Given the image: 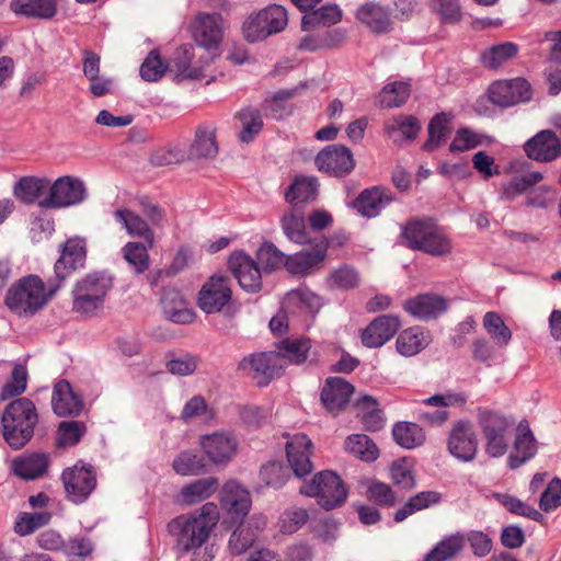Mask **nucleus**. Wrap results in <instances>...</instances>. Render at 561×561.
I'll use <instances>...</instances> for the list:
<instances>
[{
  "label": "nucleus",
  "instance_id": "nucleus-1",
  "mask_svg": "<svg viewBox=\"0 0 561 561\" xmlns=\"http://www.w3.org/2000/svg\"><path fill=\"white\" fill-rule=\"evenodd\" d=\"M218 517L217 506L206 503L194 514L180 515L170 520L167 529L173 538L176 554L191 553V561H213L215 546L206 542L218 523Z\"/></svg>",
  "mask_w": 561,
  "mask_h": 561
},
{
  "label": "nucleus",
  "instance_id": "nucleus-2",
  "mask_svg": "<svg viewBox=\"0 0 561 561\" xmlns=\"http://www.w3.org/2000/svg\"><path fill=\"white\" fill-rule=\"evenodd\" d=\"M313 444L304 433L293 435L286 442V457L289 467L277 460H271L261 466L260 480L273 489H280L285 485L290 471L297 477L302 478L311 473L313 465L310 460Z\"/></svg>",
  "mask_w": 561,
  "mask_h": 561
},
{
  "label": "nucleus",
  "instance_id": "nucleus-3",
  "mask_svg": "<svg viewBox=\"0 0 561 561\" xmlns=\"http://www.w3.org/2000/svg\"><path fill=\"white\" fill-rule=\"evenodd\" d=\"M38 423L35 404L22 397L8 403L1 415V433L4 442L13 450L25 447L34 436Z\"/></svg>",
  "mask_w": 561,
  "mask_h": 561
},
{
  "label": "nucleus",
  "instance_id": "nucleus-4",
  "mask_svg": "<svg viewBox=\"0 0 561 561\" xmlns=\"http://www.w3.org/2000/svg\"><path fill=\"white\" fill-rule=\"evenodd\" d=\"M407 248L422 251L433 256H442L451 252L449 239L439 231L434 219L414 217L402 227L401 232Z\"/></svg>",
  "mask_w": 561,
  "mask_h": 561
},
{
  "label": "nucleus",
  "instance_id": "nucleus-5",
  "mask_svg": "<svg viewBox=\"0 0 561 561\" xmlns=\"http://www.w3.org/2000/svg\"><path fill=\"white\" fill-rule=\"evenodd\" d=\"M219 500L221 506L231 516L232 523L254 535V540L266 526V517L263 515H253L245 523V516L251 508L250 492L234 480L226 482L220 490Z\"/></svg>",
  "mask_w": 561,
  "mask_h": 561
},
{
  "label": "nucleus",
  "instance_id": "nucleus-6",
  "mask_svg": "<svg viewBox=\"0 0 561 561\" xmlns=\"http://www.w3.org/2000/svg\"><path fill=\"white\" fill-rule=\"evenodd\" d=\"M51 296L49 290L45 291L44 282L37 275H27L8 289L4 304L19 316H34Z\"/></svg>",
  "mask_w": 561,
  "mask_h": 561
},
{
  "label": "nucleus",
  "instance_id": "nucleus-7",
  "mask_svg": "<svg viewBox=\"0 0 561 561\" xmlns=\"http://www.w3.org/2000/svg\"><path fill=\"white\" fill-rule=\"evenodd\" d=\"M112 287V278L104 272H93L78 280L72 289V311L93 317L104 307V299Z\"/></svg>",
  "mask_w": 561,
  "mask_h": 561
},
{
  "label": "nucleus",
  "instance_id": "nucleus-8",
  "mask_svg": "<svg viewBox=\"0 0 561 561\" xmlns=\"http://www.w3.org/2000/svg\"><path fill=\"white\" fill-rule=\"evenodd\" d=\"M300 493L317 499V503L330 511L340 507L347 499L348 489L341 477L331 470L314 474L312 480L300 486Z\"/></svg>",
  "mask_w": 561,
  "mask_h": 561
},
{
  "label": "nucleus",
  "instance_id": "nucleus-9",
  "mask_svg": "<svg viewBox=\"0 0 561 561\" xmlns=\"http://www.w3.org/2000/svg\"><path fill=\"white\" fill-rule=\"evenodd\" d=\"M197 306L206 313L222 312L225 317L233 318L239 308L232 301L229 277H209L198 291Z\"/></svg>",
  "mask_w": 561,
  "mask_h": 561
},
{
  "label": "nucleus",
  "instance_id": "nucleus-10",
  "mask_svg": "<svg viewBox=\"0 0 561 561\" xmlns=\"http://www.w3.org/2000/svg\"><path fill=\"white\" fill-rule=\"evenodd\" d=\"M478 424L485 439V453L494 458L505 455L513 421L497 411L479 410Z\"/></svg>",
  "mask_w": 561,
  "mask_h": 561
},
{
  "label": "nucleus",
  "instance_id": "nucleus-11",
  "mask_svg": "<svg viewBox=\"0 0 561 561\" xmlns=\"http://www.w3.org/2000/svg\"><path fill=\"white\" fill-rule=\"evenodd\" d=\"M287 23L286 9L283 5L271 4L244 21L242 34L248 43H256L282 32Z\"/></svg>",
  "mask_w": 561,
  "mask_h": 561
},
{
  "label": "nucleus",
  "instance_id": "nucleus-12",
  "mask_svg": "<svg viewBox=\"0 0 561 561\" xmlns=\"http://www.w3.org/2000/svg\"><path fill=\"white\" fill-rule=\"evenodd\" d=\"M87 259L85 240L80 237L69 238L60 245V256L54 265L55 282L48 280L49 295H55L62 282L78 268L84 266Z\"/></svg>",
  "mask_w": 561,
  "mask_h": 561
},
{
  "label": "nucleus",
  "instance_id": "nucleus-13",
  "mask_svg": "<svg viewBox=\"0 0 561 561\" xmlns=\"http://www.w3.org/2000/svg\"><path fill=\"white\" fill-rule=\"evenodd\" d=\"M87 198V188L82 180L65 175L50 184L48 194L38 202L44 209H60L78 205Z\"/></svg>",
  "mask_w": 561,
  "mask_h": 561
},
{
  "label": "nucleus",
  "instance_id": "nucleus-14",
  "mask_svg": "<svg viewBox=\"0 0 561 561\" xmlns=\"http://www.w3.org/2000/svg\"><path fill=\"white\" fill-rule=\"evenodd\" d=\"M61 481L67 500L73 504H82L96 486V472L92 465L79 461L62 471Z\"/></svg>",
  "mask_w": 561,
  "mask_h": 561
},
{
  "label": "nucleus",
  "instance_id": "nucleus-15",
  "mask_svg": "<svg viewBox=\"0 0 561 561\" xmlns=\"http://www.w3.org/2000/svg\"><path fill=\"white\" fill-rule=\"evenodd\" d=\"M488 96L492 104L505 108L529 102L533 90L526 79L518 77L493 82L488 89Z\"/></svg>",
  "mask_w": 561,
  "mask_h": 561
},
{
  "label": "nucleus",
  "instance_id": "nucleus-16",
  "mask_svg": "<svg viewBox=\"0 0 561 561\" xmlns=\"http://www.w3.org/2000/svg\"><path fill=\"white\" fill-rule=\"evenodd\" d=\"M314 163L319 171L335 178L347 176L356 164L351 149L341 144L325 146L317 153Z\"/></svg>",
  "mask_w": 561,
  "mask_h": 561
},
{
  "label": "nucleus",
  "instance_id": "nucleus-17",
  "mask_svg": "<svg viewBox=\"0 0 561 561\" xmlns=\"http://www.w3.org/2000/svg\"><path fill=\"white\" fill-rule=\"evenodd\" d=\"M447 447L455 458L465 462L472 461L478 451L473 424L468 420L457 421L449 433Z\"/></svg>",
  "mask_w": 561,
  "mask_h": 561
},
{
  "label": "nucleus",
  "instance_id": "nucleus-18",
  "mask_svg": "<svg viewBox=\"0 0 561 561\" xmlns=\"http://www.w3.org/2000/svg\"><path fill=\"white\" fill-rule=\"evenodd\" d=\"M310 247L295 254H290L286 260V270L293 275H307L319 266L327 256L330 245L328 238L324 236L316 237Z\"/></svg>",
  "mask_w": 561,
  "mask_h": 561
},
{
  "label": "nucleus",
  "instance_id": "nucleus-19",
  "mask_svg": "<svg viewBox=\"0 0 561 561\" xmlns=\"http://www.w3.org/2000/svg\"><path fill=\"white\" fill-rule=\"evenodd\" d=\"M229 270L238 279L242 289L257 293L262 288V275L259 264L243 251H234L228 259Z\"/></svg>",
  "mask_w": 561,
  "mask_h": 561
},
{
  "label": "nucleus",
  "instance_id": "nucleus-20",
  "mask_svg": "<svg viewBox=\"0 0 561 561\" xmlns=\"http://www.w3.org/2000/svg\"><path fill=\"white\" fill-rule=\"evenodd\" d=\"M201 446L215 465H227L237 454L239 442L237 437L227 432H214L202 436Z\"/></svg>",
  "mask_w": 561,
  "mask_h": 561
},
{
  "label": "nucleus",
  "instance_id": "nucleus-21",
  "mask_svg": "<svg viewBox=\"0 0 561 561\" xmlns=\"http://www.w3.org/2000/svg\"><path fill=\"white\" fill-rule=\"evenodd\" d=\"M524 151L529 159L548 163L561 156V140L553 130L543 129L525 142Z\"/></svg>",
  "mask_w": 561,
  "mask_h": 561
},
{
  "label": "nucleus",
  "instance_id": "nucleus-22",
  "mask_svg": "<svg viewBox=\"0 0 561 561\" xmlns=\"http://www.w3.org/2000/svg\"><path fill=\"white\" fill-rule=\"evenodd\" d=\"M238 370H252L256 376H262L264 381L259 386H267L271 380L283 375L284 365L278 363L274 351L250 354L243 357L238 364Z\"/></svg>",
  "mask_w": 561,
  "mask_h": 561
},
{
  "label": "nucleus",
  "instance_id": "nucleus-23",
  "mask_svg": "<svg viewBox=\"0 0 561 561\" xmlns=\"http://www.w3.org/2000/svg\"><path fill=\"white\" fill-rule=\"evenodd\" d=\"M400 327L401 320L398 316L381 314L362 331V343L368 348L381 347L396 335Z\"/></svg>",
  "mask_w": 561,
  "mask_h": 561
},
{
  "label": "nucleus",
  "instance_id": "nucleus-24",
  "mask_svg": "<svg viewBox=\"0 0 561 561\" xmlns=\"http://www.w3.org/2000/svg\"><path fill=\"white\" fill-rule=\"evenodd\" d=\"M403 309L417 320L430 321L437 319L447 311L448 301L437 294H419L407 299Z\"/></svg>",
  "mask_w": 561,
  "mask_h": 561
},
{
  "label": "nucleus",
  "instance_id": "nucleus-25",
  "mask_svg": "<svg viewBox=\"0 0 561 561\" xmlns=\"http://www.w3.org/2000/svg\"><path fill=\"white\" fill-rule=\"evenodd\" d=\"M222 19L218 13H201L193 25L196 44L207 50L217 49L222 41Z\"/></svg>",
  "mask_w": 561,
  "mask_h": 561
},
{
  "label": "nucleus",
  "instance_id": "nucleus-26",
  "mask_svg": "<svg viewBox=\"0 0 561 561\" xmlns=\"http://www.w3.org/2000/svg\"><path fill=\"white\" fill-rule=\"evenodd\" d=\"M355 387L342 377L327 378L320 399L328 412L339 414L344 411L354 393Z\"/></svg>",
  "mask_w": 561,
  "mask_h": 561
},
{
  "label": "nucleus",
  "instance_id": "nucleus-27",
  "mask_svg": "<svg viewBox=\"0 0 561 561\" xmlns=\"http://www.w3.org/2000/svg\"><path fill=\"white\" fill-rule=\"evenodd\" d=\"M390 190L373 186L363 190L352 202V206L365 218H375L392 202Z\"/></svg>",
  "mask_w": 561,
  "mask_h": 561
},
{
  "label": "nucleus",
  "instance_id": "nucleus-28",
  "mask_svg": "<svg viewBox=\"0 0 561 561\" xmlns=\"http://www.w3.org/2000/svg\"><path fill=\"white\" fill-rule=\"evenodd\" d=\"M53 411L59 417L78 416L83 410L82 397L72 390L69 381L59 380L53 391Z\"/></svg>",
  "mask_w": 561,
  "mask_h": 561
},
{
  "label": "nucleus",
  "instance_id": "nucleus-29",
  "mask_svg": "<svg viewBox=\"0 0 561 561\" xmlns=\"http://www.w3.org/2000/svg\"><path fill=\"white\" fill-rule=\"evenodd\" d=\"M319 193V182L316 176L297 175L285 191V201L291 208L314 202Z\"/></svg>",
  "mask_w": 561,
  "mask_h": 561
},
{
  "label": "nucleus",
  "instance_id": "nucleus-30",
  "mask_svg": "<svg viewBox=\"0 0 561 561\" xmlns=\"http://www.w3.org/2000/svg\"><path fill=\"white\" fill-rule=\"evenodd\" d=\"M311 348V341L309 337H285L276 343V350L274 351L277 355L278 363L284 366L300 365L308 358V353Z\"/></svg>",
  "mask_w": 561,
  "mask_h": 561
},
{
  "label": "nucleus",
  "instance_id": "nucleus-31",
  "mask_svg": "<svg viewBox=\"0 0 561 561\" xmlns=\"http://www.w3.org/2000/svg\"><path fill=\"white\" fill-rule=\"evenodd\" d=\"M48 456L45 453H32L16 457L12 462L14 474L31 481L43 477L48 470Z\"/></svg>",
  "mask_w": 561,
  "mask_h": 561
},
{
  "label": "nucleus",
  "instance_id": "nucleus-32",
  "mask_svg": "<svg viewBox=\"0 0 561 561\" xmlns=\"http://www.w3.org/2000/svg\"><path fill=\"white\" fill-rule=\"evenodd\" d=\"M520 433L514 442L515 454H511L507 458V465L515 470L531 459L536 453V439L526 421H522L518 425Z\"/></svg>",
  "mask_w": 561,
  "mask_h": 561
},
{
  "label": "nucleus",
  "instance_id": "nucleus-33",
  "mask_svg": "<svg viewBox=\"0 0 561 561\" xmlns=\"http://www.w3.org/2000/svg\"><path fill=\"white\" fill-rule=\"evenodd\" d=\"M279 225L285 237L294 243L308 244L314 239L307 231L305 215L300 208L290 207L280 217Z\"/></svg>",
  "mask_w": 561,
  "mask_h": 561
},
{
  "label": "nucleus",
  "instance_id": "nucleus-34",
  "mask_svg": "<svg viewBox=\"0 0 561 561\" xmlns=\"http://www.w3.org/2000/svg\"><path fill=\"white\" fill-rule=\"evenodd\" d=\"M50 183L45 178L22 176L14 185V196L25 205L38 204L41 197L49 192Z\"/></svg>",
  "mask_w": 561,
  "mask_h": 561
},
{
  "label": "nucleus",
  "instance_id": "nucleus-35",
  "mask_svg": "<svg viewBox=\"0 0 561 561\" xmlns=\"http://www.w3.org/2000/svg\"><path fill=\"white\" fill-rule=\"evenodd\" d=\"M161 306L165 318L174 323L187 324L194 321L195 313L186 308L180 291L168 290L161 297Z\"/></svg>",
  "mask_w": 561,
  "mask_h": 561
},
{
  "label": "nucleus",
  "instance_id": "nucleus-36",
  "mask_svg": "<svg viewBox=\"0 0 561 561\" xmlns=\"http://www.w3.org/2000/svg\"><path fill=\"white\" fill-rule=\"evenodd\" d=\"M10 9L18 15L49 20L57 13V3L55 0H12Z\"/></svg>",
  "mask_w": 561,
  "mask_h": 561
},
{
  "label": "nucleus",
  "instance_id": "nucleus-37",
  "mask_svg": "<svg viewBox=\"0 0 561 561\" xmlns=\"http://www.w3.org/2000/svg\"><path fill=\"white\" fill-rule=\"evenodd\" d=\"M114 217L117 222L124 226L129 236L140 237L147 242L149 248L153 247L154 233L144 218L125 208L116 209Z\"/></svg>",
  "mask_w": 561,
  "mask_h": 561
},
{
  "label": "nucleus",
  "instance_id": "nucleus-38",
  "mask_svg": "<svg viewBox=\"0 0 561 561\" xmlns=\"http://www.w3.org/2000/svg\"><path fill=\"white\" fill-rule=\"evenodd\" d=\"M356 16L375 33H386L391 25L389 11L375 2L363 4L357 10Z\"/></svg>",
  "mask_w": 561,
  "mask_h": 561
},
{
  "label": "nucleus",
  "instance_id": "nucleus-39",
  "mask_svg": "<svg viewBox=\"0 0 561 561\" xmlns=\"http://www.w3.org/2000/svg\"><path fill=\"white\" fill-rule=\"evenodd\" d=\"M451 118V114L445 112L437 113L431 118L427 125L428 138L422 146L424 151L433 152L445 142L450 133Z\"/></svg>",
  "mask_w": 561,
  "mask_h": 561
},
{
  "label": "nucleus",
  "instance_id": "nucleus-40",
  "mask_svg": "<svg viewBox=\"0 0 561 561\" xmlns=\"http://www.w3.org/2000/svg\"><path fill=\"white\" fill-rule=\"evenodd\" d=\"M218 153L215 129L208 126H198L195 138L190 147V157L195 159H213Z\"/></svg>",
  "mask_w": 561,
  "mask_h": 561
},
{
  "label": "nucleus",
  "instance_id": "nucleus-41",
  "mask_svg": "<svg viewBox=\"0 0 561 561\" xmlns=\"http://www.w3.org/2000/svg\"><path fill=\"white\" fill-rule=\"evenodd\" d=\"M430 344V336L419 327L403 330L397 337V351L403 356H414Z\"/></svg>",
  "mask_w": 561,
  "mask_h": 561
},
{
  "label": "nucleus",
  "instance_id": "nucleus-42",
  "mask_svg": "<svg viewBox=\"0 0 561 561\" xmlns=\"http://www.w3.org/2000/svg\"><path fill=\"white\" fill-rule=\"evenodd\" d=\"M442 501V494L437 491H422L411 496L400 508L394 512L393 520L401 523L410 515L424 508L438 504Z\"/></svg>",
  "mask_w": 561,
  "mask_h": 561
},
{
  "label": "nucleus",
  "instance_id": "nucleus-43",
  "mask_svg": "<svg viewBox=\"0 0 561 561\" xmlns=\"http://www.w3.org/2000/svg\"><path fill=\"white\" fill-rule=\"evenodd\" d=\"M341 20L342 11L340 8L336 4H328L305 14L301 19V30L309 32L320 25L330 27Z\"/></svg>",
  "mask_w": 561,
  "mask_h": 561
},
{
  "label": "nucleus",
  "instance_id": "nucleus-44",
  "mask_svg": "<svg viewBox=\"0 0 561 561\" xmlns=\"http://www.w3.org/2000/svg\"><path fill=\"white\" fill-rule=\"evenodd\" d=\"M355 405L363 411L362 424L366 431L378 432L385 426L383 413L375 397L364 394L355 401Z\"/></svg>",
  "mask_w": 561,
  "mask_h": 561
},
{
  "label": "nucleus",
  "instance_id": "nucleus-45",
  "mask_svg": "<svg viewBox=\"0 0 561 561\" xmlns=\"http://www.w3.org/2000/svg\"><path fill=\"white\" fill-rule=\"evenodd\" d=\"M420 130V121L413 115H399L387 126L388 135L396 144L415 140Z\"/></svg>",
  "mask_w": 561,
  "mask_h": 561
},
{
  "label": "nucleus",
  "instance_id": "nucleus-46",
  "mask_svg": "<svg viewBox=\"0 0 561 561\" xmlns=\"http://www.w3.org/2000/svg\"><path fill=\"white\" fill-rule=\"evenodd\" d=\"M392 437L399 446L413 449L424 443L425 433L416 423L397 422L392 428Z\"/></svg>",
  "mask_w": 561,
  "mask_h": 561
},
{
  "label": "nucleus",
  "instance_id": "nucleus-47",
  "mask_svg": "<svg viewBox=\"0 0 561 561\" xmlns=\"http://www.w3.org/2000/svg\"><path fill=\"white\" fill-rule=\"evenodd\" d=\"M543 179V174L538 171H528L523 174L514 175L510 182L502 185V197L508 201L528 192Z\"/></svg>",
  "mask_w": 561,
  "mask_h": 561
},
{
  "label": "nucleus",
  "instance_id": "nucleus-48",
  "mask_svg": "<svg viewBox=\"0 0 561 561\" xmlns=\"http://www.w3.org/2000/svg\"><path fill=\"white\" fill-rule=\"evenodd\" d=\"M465 546V537L457 533L443 538L424 556L423 561H448L461 552Z\"/></svg>",
  "mask_w": 561,
  "mask_h": 561
},
{
  "label": "nucleus",
  "instance_id": "nucleus-49",
  "mask_svg": "<svg viewBox=\"0 0 561 561\" xmlns=\"http://www.w3.org/2000/svg\"><path fill=\"white\" fill-rule=\"evenodd\" d=\"M344 448L347 453L366 462L375 461L379 449L374 440L365 434H353L346 437Z\"/></svg>",
  "mask_w": 561,
  "mask_h": 561
},
{
  "label": "nucleus",
  "instance_id": "nucleus-50",
  "mask_svg": "<svg viewBox=\"0 0 561 561\" xmlns=\"http://www.w3.org/2000/svg\"><path fill=\"white\" fill-rule=\"evenodd\" d=\"M219 486V481L215 477H207L195 480L181 490V495L187 504H194L211 496Z\"/></svg>",
  "mask_w": 561,
  "mask_h": 561
},
{
  "label": "nucleus",
  "instance_id": "nucleus-51",
  "mask_svg": "<svg viewBox=\"0 0 561 561\" xmlns=\"http://www.w3.org/2000/svg\"><path fill=\"white\" fill-rule=\"evenodd\" d=\"M148 249H150L149 245L140 242H127L122 249L123 257L136 275L145 273L150 266Z\"/></svg>",
  "mask_w": 561,
  "mask_h": 561
},
{
  "label": "nucleus",
  "instance_id": "nucleus-52",
  "mask_svg": "<svg viewBox=\"0 0 561 561\" xmlns=\"http://www.w3.org/2000/svg\"><path fill=\"white\" fill-rule=\"evenodd\" d=\"M194 56V49L190 45H182L174 53L173 67L175 68L176 78L199 79L202 70L191 66Z\"/></svg>",
  "mask_w": 561,
  "mask_h": 561
},
{
  "label": "nucleus",
  "instance_id": "nucleus-53",
  "mask_svg": "<svg viewBox=\"0 0 561 561\" xmlns=\"http://www.w3.org/2000/svg\"><path fill=\"white\" fill-rule=\"evenodd\" d=\"M410 93V84L405 82L396 81L388 83L380 92V106L385 108L400 107L408 101Z\"/></svg>",
  "mask_w": 561,
  "mask_h": 561
},
{
  "label": "nucleus",
  "instance_id": "nucleus-54",
  "mask_svg": "<svg viewBox=\"0 0 561 561\" xmlns=\"http://www.w3.org/2000/svg\"><path fill=\"white\" fill-rule=\"evenodd\" d=\"M483 328L494 341V344L500 347L508 345L512 340V331L504 323L502 317L494 311L484 314Z\"/></svg>",
  "mask_w": 561,
  "mask_h": 561
},
{
  "label": "nucleus",
  "instance_id": "nucleus-55",
  "mask_svg": "<svg viewBox=\"0 0 561 561\" xmlns=\"http://www.w3.org/2000/svg\"><path fill=\"white\" fill-rule=\"evenodd\" d=\"M237 117L242 124L239 133V140L244 144L251 142L263 128V119L259 110L247 107L238 112Z\"/></svg>",
  "mask_w": 561,
  "mask_h": 561
},
{
  "label": "nucleus",
  "instance_id": "nucleus-56",
  "mask_svg": "<svg viewBox=\"0 0 561 561\" xmlns=\"http://www.w3.org/2000/svg\"><path fill=\"white\" fill-rule=\"evenodd\" d=\"M28 374L26 366L23 364H15L11 371L10 379L2 386L0 390V400L5 401L12 398L18 399L27 386Z\"/></svg>",
  "mask_w": 561,
  "mask_h": 561
},
{
  "label": "nucleus",
  "instance_id": "nucleus-57",
  "mask_svg": "<svg viewBox=\"0 0 561 561\" xmlns=\"http://www.w3.org/2000/svg\"><path fill=\"white\" fill-rule=\"evenodd\" d=\"M287 256L272 242H264L256 252L257 264H261L266 273H272L280 267L286 268Z\"/></svg>",
  "mask_w": 561,
  "mask_h": 561
},
{
  "label": "nucleus",
  "instance_id": "nucleus-58",
  "mask_svg": "<svg viewBox=\"0 0 561 561\" xmlns=\"http://www.w3.org/2000/svg\"><path fill=\"white\" fill-rule=\"evenodd\" d=\"M518 53V46L512 42L494 45L483 51L481 58L490 69H496L507 60L514 58Z\"/></svg>",
  "mask_w": 561,
  "mask_h": 561
},
{
  "label": "nucleus",
  "instance_id": "nucleus-59",
  "mask_svg": "<svg viewBox=\"0 0 561 561\" xmlns=\"http://www.w3.org/2000/svg\"><path fill=\"white\" fill-rule=\"evenodd\" d=\"M205 467L204 458L191 451H182L172 461L173 470L181 476L201 474Z\"/></svg>",
  "mask_w": 561,
  "mask_h": 561
},
{
  "label": "nucleus",
  "instance_id": "nucleus-60",
  "mask_svg": "<svg viewBox=\"0 0 561 561\" xmlns=\"http://www.w3.org/2000/svg\"><path fill=\"white\" fill-rule=\"evenodd\" d=\"M366 499L380 507H393L397 503V494L392 488L381 481L373 480L366 489Z\"/></svg>",
  "mask_w": 561,
  "mask_h": 561
},
{
  "label": "nucleus",
  "instance_id": "nucleus-61",
  "mask_svg": "<svg viewBox=\"0 0 561 561\" xmlns=\"http://www.w3.org/2000/svg\"><path fill=\"white\" fill-rule=\"evenodd\" d=\"M87 432V425L80 421L60 422L57 430V446H75Z\"/></svg>",
  "mask_w": 561,
  "mask_h": 561
},
{
  "label": "nucleus",
  "instance_id": "nucleus-62",
  "mask_svg": "<svg viewBox=\"0 0 561 561\" xmlns=\"http://www.w3.org/2000/svg\"><path fill=\"white\" fill-rule=\"evenodd\" d=\"M168 69V65L162 60L159 50L152 49L142 61L139 72L140 77L148 82L160 80Z\"/></svg>",
  "mask_w": 561,
  "mask_h": 561
},
{
  "label": "nucleus",
  "instance_id": "nucleus-63",
  "mask_svg": "<svg viewBox=\"0 0 561 561\" xmlns=\"http://www.w3.org/2000/svg\"><path fill=\"white\" fill-rule=\"evenodd\" d=\"M390 477L394 485L403 490H411L416 485L412 466L407 458H400L390 466Z\"/></svg>",
  "mask_w": 561,
  "mask_h": 561
},
{
  "label": "nucleus",
  "instance_id": "nucleus-64",
  "mask_svg": "<svg viewBox=\"0 0 561 561\" xmlns=\"http://www.w3.org/2000/svg\"><path fill=\"white\" fill-rule=\"evenodd\" d=\"M285 304H297L310 313H317L322 307V299L307 288L294 289L287 294Z\"/></svg>",
  "mask_w": 561,
  "mask_h": 561
}]
</instances>
